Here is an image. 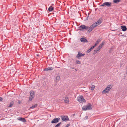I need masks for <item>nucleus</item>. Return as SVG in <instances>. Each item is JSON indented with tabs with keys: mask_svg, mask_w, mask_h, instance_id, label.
Instances as JSON below:
<instances>
[{
	"mask_svg": "<svg viewBox=\"0 0 127 127\" xmlns=\"http://www.w3.org/2000/svg\"><path fill=\"white\" fill-rule=\"evenodd\" d=\"M92 105L90 103H89L86 105L83 106L82 109L84 111L89 110L92 109Z\"/></svg>",
	"mask_w": 127,
	"mask_h": 127,
	"instance_id": "f257e3e1",
	"label": "nucleus"
},
{
	"mask_svg": "<svg viewBox=\"0 0 127 127\" xmlns=\"http://www.w3.org/2000/svg\"><path fill=\"white\" fill-rule=\"evenodd\" d=\"M111 2H105L103 3L102 4L100 5V8L102 9H104V6H106L107 7H110L111 5Z\"/></svg>",
	"mask_w": 127,
	"mask_h": 127,
	"instance_id": "f03ea898",
	"label": "nucleus"
},
{
	"mask_svg": "<svg viewBox=\"0 0 127 127\" xmlns=\"http://www.w3.org/2000/svg\"><path fill=\"white\" fill-rule=\"evenodd\" d=\"M111 88V85H109L102 92V94H106L108 93L109 91L110 90Z\"/></svg>",
	"mask_w": 127,
	"mask_h": 127,
	"instance_id": "7ed1b4c3",
	"label": "nucleus"
},
{
	"mask_svg": "<svg viewBox=\"0 0 127 127\" xmlns=\"http://www.w3.org/2000/svg\"><path fill=\"white\" fill-rule=\"evenodd\" d=\"M89 28V26L83 25H81L78 28L79 30L81 31L87 30Z\"/></svg>",
	"mask_w": 127,
	"mask_h": 127,
	"instance_id": "20e7f679",
	"label": "nucleus"
},
{
	"mask_svg": "<svg viewBox=\"0 0 127 127\" xmlns=\"http://www.w3.org/2000/svg\"><path fill=\"white\" fill-rule=\"evenodd\" d=\"M30 96L29 101H31L34 96V92L33 91H31L30 92Z\"/></svg>",
	"mask_w": 127,
	"mask_h": 127,
	"instance_id": "39448f33",
	"label": "nucleus"
},
{
	"mask_svg": "<svg viewBox=\"0 0 127 127\" xmlns=\"http://www.w3.org/2000/svg\"><path fill=\"white\" fill-rule=\"evenodd\" d=\"M78 100L80 103H82L86 102V100L82 96H81L80 97H78Z\"/></svg>",
	"mask_w": 127,
	"mask_h": 127,
	"instance_id": "423d86ee",
	"label": "nucleus"
},
{
	"mask_svg": "<svg viewBox=\"0 0 127 127\" xmlns=\"http://www.w3.org/2000/svg\"><path fill=\"white\" fill-rule=\"evenodd\" d=\"M60 118H55L53 119L51 122V123L52 124H56L60 121Z\"/></svg>",
	"mask_w": 127,
	"mask_h": 127,
	"instance_id": "0eeeda50",
	"label": "nucleus"
},
{
	"mask_svg": "<svg viewBox=\"0 0 127 127\" xmlns=\"http://www.w3.org/2000/svg\"><path fill=\"white\" fill-rule=\"evenodd\" d=\"M62 120L66 122L69 120L68 117L66 116H61Z\"/></svg>",
	"mask_w": 127,
	"mask_h": 127,
	"instance_id": "6e6552de",
	"label": "nucleus"
},
{
	"mask_svg": "<svg viewBox=\"0 0 127 127\" xmlns=\"http://www.w3.org/2000/svg\"><path fill=\"white\" fill-rule=\"evenodd\" d=\"M85 55V54H83L79 52L78 54L76 55V57L78 59H79L80 57L83 56Z\"/></svg>",
	"mask_w": 127,
	"mask_h": 127,
	"instance_id": "1a4fd4ad",
	"label": "nucleus"
},
{
	"mask_svg": "<svg viewBox=\"0 0 127 127\" xmlns=\"http://www.w3.org/2000/svg\"><path fill=\"white\" fill-rule=\"evenodd\" d=\"M69 100L67 97H66L64 99V102L65 103L68 104Z\"/></svg>",
	"mask_w": 127,
	"mask_h": 127,
	"instance_id": "9d476101",
	"label": "nucleus"
},
{
	"mask_svg": "<svg viewBox=\"0 0 127 127\" xmlns=\"http://www.w3.org/2000/svg\"><path fill=\"white\" fill-rule=\"evenodd\" d=\"M92 25L90 26V27H89V29L88 30V32H90L93 30L94 28L93 26Z\"/></svg>",
	"mask_w": 127,
	"mask_h": 127,
	"instance_id": "9b49d317",
	"label": "nucleus"
},
{
	"mask_svg": "<svg viewBox=\"0 0 127 127\" xmlns=\"http://www.w3.org/2000/svg\"><path fill=\"white\" fill-rule=\"evenodd\" d=\"M17 119L19 120L20 121L22 122H26V120L24 118L22 117H19Z\"/></svg>",
	"mask_w": 127,
	"mask_h": 127,
	"instance_id": "f8f14e48",
	"label": "nucleus"
},
{
	"mask_svg": "<svg viewBox=\"0 0 127 127\" xmlns=\"http://www.w3.org/2000/svg\"><path fill=\"white\" fill-rule=\"evenodd\" d=\"M53 68L52 67H50L47 68H45L44 69V70L45 71H47L48 70H53Z\"/></svg>",
	"mask_w": 127,
	"mask_h": 127,
	"instance_id": "ddd939ff",
	"label": "nucleus"
},
{
	"mask_svg": "<svg viewBox=\"0 0 127 127\" xmlns=\"http://www.w3.org/2000/svg\"><path fill=\"white\" fill-rule=\"evenodd\" d=\"M122 30L123 31H125L127 30V28L125 26H121Z\"/></svg>",
	"mask_w": 127,
	"mask_h": 127,
	"instance_id": "4468645a",
	"label": "nucleus"
},
{
	"mask_svg": "<svg viewBox=\"0 0 127 127\" xmlns=\"http://www.w3.org/2000/svg\"><path fill=\"white\" fill-rule=\"evenodd\" d=\"M102 18H100L96 22H97V23H98V24L99 25L102 23Z\"/></svg>",
	"mask_w": 127,
	"mask_h": 127,
	"instance_id": "2eb2a0df",
	"label": "nucleus"
},
{
	"mask_svg": "<svg viewBox=\"0 0 127 127\" xmlns=\"http://www.w3.org/2000/svg\"><path fill=\"white\" fill-rule=\"evenodd\" d=\"M80 40L82 42H86L88 41L87 39L83 37L81 38Z\"/></svg>",
	"mask_w": 127,
	"mask_h": 127,
	"instance_id": "dca6fc26",
	"label": "nucleus"
},
{
	"mask_svg": "<svg viewBox=\"0 0 127 127\" xmlns=\"http://www.w3.org/2000/svg\"><path fill=\"white\" fill-rule=\"evenodd\" d=\"M92 25L93 26L94 28H95L99 25L98 24V23L97 22H95Z\"/></svg>",
	"mask_w": 127,
	"mask_h": 127,
	"instance_id": "f3484780",
	"label": "nucleus"
},
{
	"mask_svg": "<svg viewBox=\"0 0 127 127\" xmlns=\"http://www.w3.org/2000/svg\"><path fill=\"white\" fill-rule=\"evenodd\" d=\"M54 8L52 6H50L48 8V10L49 11H52L53 10Z\"/></svg>",
	"mask_w": 127,
	"mask_h": 127,
	"instance_id": "a211bd4d",
	"label": "nucleus"
},
{
	"mask_svg": "<svg viewBox=\"0 0 127 127\" xmlns=\"http://www.w3.org/2000/svg\"><path fill=\"white\" fill-rule=\"evenodd\" d=\"M37 104H35L34 105H33L30 108V109H33L34 108L36 107L37 106Z\"/></svg>",
	"mask_w": 127,
	"mask_h": 127,
	"instance_id": "6ab92c4d",
	"label": "nucleus"
},
{
	"mask_svg": "<svg viewBox=\"0 0 127 127\" xmlns=\"http://www.w3.org/2000/svg\"><path fill=\"white\" fill-rule=\"evenodd\" d=\"M14 102L13 101H11L9 105L8 106V107H11L14 104Z\"/></svg>",
	"mask_w": 127,
	"mask_h": 127,
	"instance_id": "aec40b11",
	"label": "nucleus"
},
{
	"mask_svg": "<svg viewBox=\"0 0 127 127\" xmlns=\"http://www.w3.org/2000/svg\"><path fill=\"white\" fill-rule=\"evenodd\" d=\"M121 1V0H113V2L115 3H118Z\"/></svg>",
	"mask_w": 127,
	"mask_h": 127,
	"instance_id": "412c9836",
	"label": "nucleus"
},
{
	"mask_svg": "<svg viewBox=\"0 0 127 127\" xmlns=\"http://www.w3.org/2000/svg\"><path fill=\"white\" fill-rule=\"evenodd\" d=\"M93 49V48L91 47L87 51V52L88 53H89L90 51H91L92 49Z\"/></svg>",
	"mask_w": 127,
	"mask_h": 127,
	"instance_id": "4be33fe9",
	"label": "nucleus"
},
{
	"mask_svg": "<svg viewBox=\"0 0 127 127\" xmlns=\"http://www.w3.org/2000/svg\"><path fill=\"white\" fill-rule=\"evenodd\" d=\"M76 64H81V62L79 60H77L75 62Z\"/></svg>",
	"mask_w": 127,
	"mask_h": 127,
	"instance_id": "5701e85b",
	"label": "nucleus"
},
{
	"mask_svg": "<svg viewBox=\"0 0 127 127\" xmlns=\"http://www.w3.org/2000/svg\"><path fill=\"white\" fill-rule=\"evenodd\" d=\"M99 51L96 49L94 51L93 53L94 55H95Z\"/></svg>",
	"mask_w": 127,
	"mask_h": 127,
	"instance_id": "b1692460",
	"label": "nucleus"
},
{
	"mask_svg": "<svg viewBox=\"0 0 127 127\" xmlns=\"http://www.w3.org/2000/svg\"><path fill=\"white\" fill-rule=\"evenodd\" d=\"M61 124V122L59 123L55 126V127H59Z\"/></svg>",
	"mask_w": 127,
	"mask_h": 127,
	"instance_id": "393cba45",
	"label": "nucleus"
},
{
	"mask_svg": "<svg viewBox=\"0 0 127 127\" xmlns=\"http://www.w3.org/2000/svg\"><path fill=\"white\" fill-rule=\"evenodd\" d=\"M60 78V77L59 76H57L56 77V79L57 80H59Z\"/></svg>",
	"mask_w": 127,
	"mask_h": 127,
	"instance_id": "a878e982",
	"label": "nucleus"
},
{
	"mask_svg": "<svg viewBox=\"0 0 127 127\" xmlns=\"http://www.w3.org/2000/svg\"><path fill=\"white\" fill-rule=\"evenodd\" d=\"M95 88V86L94 85H93L91 87V89L92 90H93Z\"/></svg>",
	"mask_w": 127,
	"mask_h": 127,
	"instance_id": "bb28decb",
	"label": "nucleus"
},
{
	"mask_svg": "<svg viewBox=\"0 0 127 127\" xmlns=\"http://www.w3.org/2000/svg\"><path fill=\"white\" fill-rule=\"evenodd\" d=\"M99 46L96 49L99 51L101 48Z\"/></svg>",
	"mask_w": 127,
	"mask_h": 127,
	"instance_id": "cd10ccee",
	"label": "nucleus"
},
{
	"mask_svg": "<svg viewBox=\"0 0 127 127\" xmlns=\"http://www.w3.org/2000/svg\"><path fill=\"white\" fill-rule=\"evenodd\" d=\"M104 43V42H102L100 44L99 46L101 48H102V47L103 45V44Z\"/></svg>",
	"mask_w": 127,
	"mask_h": 127,
	"instance_id": "c85d7f7f",
	"label": "nucleus"
},
{
	"mask_svg": "<svg viewBox=\"0 0 127 127\" xmlns=\"http://www.w3.org/2000/svg\"><path fill=\"white\" fill-rule=\"evenodd\" d=\"M97 45L96 44H95L93 46L91 47L93 49Z\"/></svg>",
	"mask_w": 127,
	"mask_h": 127,
	"instance_id": "c756f323",
	"label": "nucleus"
},
{
	"mask_svg": "<svg viewBox=\"0 0 127 127\" xmlns=\"http://www.w3.org/2000/svg\"><path fill=\"white\" fill-rule=\"evenodd\" d=\"M70 124H68L66 125L65 127H68L70 125Z\"/></svg>",
	"mask_w": 127,
	"mask_h": 127,
	"instance_id": "7c9ffc66",
	"label": "nucleus"
},
{
	"mask_svg": "<svg viewBox=\"0 0 127 127\" xmlns=\"http://www.w3.org/2000/svg\"><path fill=\"white\" fill-rule=\"evenodd\" d=\"M88 117L87 116H86L85 118H84V119H88Z\"/></svg>",
	"mask_w": 127,
	"mask_h": 127,
	"instance_id": "2f4dec72",
	"label": "nucleus"
},
{
	"mask_svg": "<svg viewBox=\"0 0 127 127\" xmlns=\"http://www.w3.org/2000/svg\"><path fill=\"white\" fill-rule=\"evenodd\" d=\"M3 100V98L1 97H0V101H2Z\"/></svg>",
	"mask_w": 127,
	"mask_h": 127,
	"instance_id": "473e14b6",
	"label": "nucleus"
},
{
	"mask_svg": "<svg viewBox=\"0 0 127 127\" xmlns=\"http://www.w3.org/2000/svg\"><path fill=\"white\" fill-rule=\"evenodd\" d=\"M99 42L98 41H96L95 44H96V45H97V44Z\"/></svg>",
	"mask_w": 127,
	"mask_h": 127,
	"instance_id": "72a5a7b5",
	"label": "nucleus"
},
{
	"mask_svg": "<svg viewBox=\"0 0 127 127\" xmlns=\"http://www.w3.org/2000/svg\"><path fill=\"white\" fill-rule=\"evenodd\" d=\"M112 50V49H111L109 52L110 53H111V52Z\"/></svg>",
	"mask_w": 127,
	"mask_h": 127,
	"instance_id": "f704fd0d",
	"label": "nucleus"
},
{
	"mask_svg": "<svg viewBox=\"0 0 127 127\" xmlns=\"http://www.w3.org/2000/svg\"><path fill=\"white\" fill-rule=\"evenodd\" d=\"M72 69H74V68L73 67H72Z\"/></svg>",
	"mask_w": 127,
	"mask_h": 127,
	"instance_id": "c9c22d12",
	"label": "nucleus"
},
{
	"mask_svg": "<svg viewBox=\"0 0 127 127\" xmlns=\"http://www.w3.org/2000/svg\"><path fill=\"white\" fill-rule=\"evenodd\" d=\"M38 55H37V56H38Z\"/></svg>",
	"mask_w": 127,
	"mask_h": 127,
	"instance_id": "e433bc0d",
	"label": "nucleus"
},
{
	"mask_svg": "<svg viewBox=\"0 0 127 127\" xmlns=\"http://www.w3.org/2000/svg\"><path fill=\"white\" fill-rule=\"evenodd\" d=\"M19 103H20V102H19Z\"/></svg>",
	"mask_w": 127,
	"mask_h": 127,
	"instance_id": "4c0bfd02",
	"label": "nucleus"
},
{
	"mask_svg": "<svg viewBox=\"0 0 127 127\" xmlns=\"http://www.w3.org/2000/svg\"><path fill=\"white\" fill-rule=\"evenodd\" d=\"M19 103H20V102H19Z\"/></svg>",
	"mask_w": 127,
	"mask_h": 127,
	"instance_id": "58836bf2",
	"label": "nucleus"
}]
</instances>
